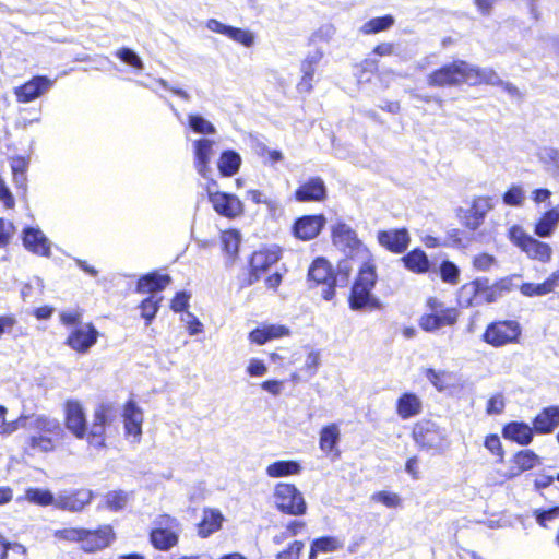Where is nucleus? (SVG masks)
Segmentation results:
<instances>
[{
	"label": "nucleus",
	"instance_id": "nucleus-41",
	"mask_svg": "<svg viewBox=\"0 0 559 559\" xmlns=\"http://www.w3.org/2000/svg\"><path fill=\"white\" fill-rule=\"evenodd\" d=\"M222 521L223 516L221 512L214 510L205 511L204 518L200 524L199 533L203 537L209 536L221 527Z\"/></svg>",
	"mask_w": 559,
	"mask_h": 559
},
{
	"label": "nucleus",
	"instance_id": "nucleus-32",
	"mask_svg": "<svg viewBox=\"0 0 559 559\" xmlns=\"http://www.w3.org/2000/svg\"><path fill=\"white\" fill-rule=\"evenodd\" d=\"M522 251L532 260L548 263L552 259V248L543 241L532 238Z\"/></svg>",
	"mask_w": 559,
	"mask_h": 559
},
{
	"label": "nucleus",
	"instance_id": "nucleus-18",
	"mask_svg": "<svg viewBox=\"0 0 559 559\" xmlns=\"http://www.w3.org/2000/svg\"><path fill=\"white\" fill-rule=\"evenodd\" d=\"M324 224L323 215L302 216L294 224V235L301 240H311L320 234Z\"/></svg>",
	"mask_w": 559,
	"mask_h": 559
},
{
	"label": "nucleus",
	"instance_id": "nucleus-48",
	"mask_svg": "<svg viewBox=\"0 0 559 559\" xmlns=\"http://www.w3.org/2000/svg\"><path fill=\"white\" fill-rule=\"evenodd\" d=\"M525 200V192L522 187L513 185L504 194L503 202L510 206H521Z\"/></svg>",
	"mask_w": 559,
	"mask_h": 559
},
{
	"label": "nucleus",
	"instance_id": "nucleus-26",
	"mask_svg": "<svg viewBox=\"0 0 559 559\" xmlns=\"http://www.w3.org/2000/svg\"><path fill=\"white\" fill-rule=\"evenodd\" d=\"M423 403L415 393H404L396 401V414L402 419L415 417L421 413Z\"/></svg>",
	"mask_w": 559,
	"mask_h": 559
},
{
	"label": "nucleus",
	"instance_id": "nucleus-13",
	"mask_svg": "<svg viewBox=\"0 0 559 559\" xmlns=\"http://www.w3.org/2000/svg\"><path fill=\"white\" fill-rule=\"evenodd\" d=\"M110 423V408L105 405L98 406L94 412L93 424L90 428L87 440L95 448L105 447L106 425Z\"/></svg>",
	"mask_w": 559,
	"mask_h": 559
},
{
	"label": "nucleus",
	"instance_id": "nucleus-63",
	"mask_svg": "<svg viewBox=\"0 0 559 559\" xmlns=\"http://www.w3.org/2000/svg\"><path fill=\"white\" fill-rule=\"evenodd\" d=\"M336 33V29L331 24H325L319 27L313 34H312V40L313 41H329L334 37Z\"/></svg>",
	"mask_w": 559,
	"mask_h": 559
},
{
	"label": "nucleus",
	"instance_id": "nucleus-1",
	"mask_svg": "<svg viewBox=\"0 0 559 559\" xmlns=\"http://www.w3.org/2000/svg\"><path fill=\"white\" fill-rule=\"evenodd\" d=\"M180 532L181 525L177 519L168 514H160L154 520L150 540L154 548L167 551L178 544Z\"/></svg>",
	"mask_w": 559,
	"mask_h": 559
},
{
	"label": "nucleus",
	"instance_id": "nucleus-45",
	"mask_svg": "<svg viewBox=\"0 0 559 559\" xmlns=\"http://www.w3.org/2000/svg\"><path fill=\"white\" fill-rule=\"evenodd\" d=\"M106 506L115 511L123 509L128 501L129 495L123 490L110 491L105 497Z\"/></svg>",
	"mask_w": 559,
	"mask_h": 559
},
{
	"label": "nucleus",
	"instance_id": "nucleus-44",
	"mask_svg": "<svg viewBox=\"0 0 559 559\" xmlns=\"http://www.w3.org/2000/svg\"><path fill=\"white\" fill-rule=\"evenodd\" d=\"M13 93L19 103H29L35 99V76L16 86Z\"/></svg>",
	"mask_w": 559,
	"mask_h": 559
},
{
	"label": "nucleus",
	"instance_id": "nucleus-43",
	"mask_svg": "<svg viewBox=\"0 0 559 559\" xmlns=\"http://www.w3.org/2000/svg\"><path fill=\"white\" fill-rule=\"evenodd\" d=\"M29 158L24 156H14L10 158V167L13 176V180L19 182L25 177L28 169Z\"/></svg>",
	"mask_w": 559,
	"mask_h": 559
},
{
	"label": "nucleus",
	"instance_id": "nucleus-24",
	"mask_svg": "<svg viewBox=\"0 0 559 559\" xmlns=\"http://www.w3.org/2000/svg\"><path fill=\"white\" fill-rule=\"evenodd\" d=\"M280 260V251L276 248L273 249H261L255 251L250 261L252 276L255 280L259 278L258 272L267 270L271 265L275 264Z\"/></svg>",
	"mask_w": 559,
	"mask_h": 559
},
{
	"label": "nucleus",
	"instance_id": "nucleus-57",
	"mask_svg": "<svg viewBox=\"0 0 559 559\" xmlns=\"http://www.w3.org/2000/svg\"><path fill=\"white\" fill-rule=\"evenodd\" d=\"M116 56L123 61L136 69H143V62L140 57L129 48H121L116 52Z\"/></svg>",
	"mask_w": 559,
	"mask_h": 559
},
{
	"label": "nucleus",
	"instance_id": "nucleus-14",
	"mask_svg": "<svg viewBox=\"0 0 559 559\" xmlns=\"http://www.w3.org/2000/svg\"><path fill=\"white\" fill-rule=\"evenodd\" d=\"M98 337L97 330L92 324L76 326L68 336L67 344L78 353H86Z\"/></svg>",
	"mask_w": 559,
	"mask_h": 559
},
{
	"label": "nucleus",
	"instance_id": "nucleus-35",
	"mask_svg": "<svg viewBox=\"0 0 559 559\" xmlns=\"http://www.w3.org/2000/svg\"><path fill=\"white\" fill-rule=\"evenodd\" d=\"M405 267L415 273H425L429 270V260L420 249H415L402 258Z\"/></svg>",
	"mask_w": 559,
	"mask_h": 559
},
{
	"label": "nucleus",
	"instance_id": "nucleus-51",
	"mask_svg": "<svg viewBox=\"0 0 559 559\" xmlns=\"http://www.w3.org/2000/svg\"><path fill=\"white\" fill-rule=\"evenodd\" d=\"M162 297L155 298L154 296H151L146 299H144L141 304V311L142 317L147 320V322H151L154 317L156 316V312L159 308V302L162 301Z\"/></svg>",
	"mask_w": 559,
	"mask_h": 559
},
{
	"label": "nucleus",
	"instance_id": "nucleus-20",
	"mask_svg": "<svg viewBox=\"0 0 559 559\" xmlns=\"http://www.w3.org/2000/svg\"><path fill=\"white\" fill-rule=\"evenodd\" d=\"M379 243L388 250L401 253L409 243V235L406 229L382 230L378 233Z\"/></svg>",
	"mask_w": 559,
	"mask_h": 559
},
{
	"label": "nucleus",
	"instance_id": "nucleus-46",
	"mask_svg": "<svg viewBox=\"0 0 559 559\" xmlns=\"http://www.w3.org/2000/svg\"><path fill=\"white\" fill-rule=\"evenodd\" d=\"M226 36L246 47L253 46L255 38L252 32L233 26H229Z\"/></svg>",
	"mask_w": 559,
	"mask_h": 559
},
{
	"label": "nucleus",
	"instance_id": "nucleus-49",
	"mask_svg": "<svg viewBox=\"0 0 559 559\" xmlns=\"http://www.w3.org/2000/svg\"><path fill=\"white\" fill-rule=\"evenodd\" d=\"M314 66L307 64L306 62H301V72L302 76L298 84V88L300 92L309 93L312 90V81L316 72Z\"/></svg>",
	"mask_w": 559,
	"mask_h": 559
},
{
	"label": "nucleus",
	"instance_id": "nucleus-54",
	"mask_svg": "<svg viewBox=\"0 0 559 559\" xmlns=\"http://www.w3.org/2000/svg\"><path fill=\"white\" fill-rule=\"evenodd\" d=\"M440 275L443 282L456 284L459 281L460 271L454 263L445 261L440 266Z\"/></svg>",
	"mask_w": 559,
	"mask_h": 559
},
{
	"label": "nucleus",
	"instance_id": "nucleus-58",
	"mask_svg": "<svg viewBox=\"0 0 559 559\" xmlns=\"http://www.w3.org/2000/svg\"><path fill=\"white\" fill-rule=\"evenodd\" d=\"M304 546L302 542L295 540L286 549L278 552L276 559H299Z\"/></svg>",
	"mask_w": 559,
	"mask_h": 559
},
{
	"label": "nucleus",
	"instance_id": "nucleus-27",
	"mask_svg": "<svg viewBox=\"0 0 559 559\" xmlns=\"http://www.w3.org/2000/svg\"><path fill=\"white\" fill-rule=\"evenodd\" d=\"M489 84V85H502L503 80L498 73L491 68H477L468 63V84Z\"/></svg>",
	"mask_w": 559,
	"mask_h": 559
},
{
	"label": "nucleus",
	"instance_id": "nucleus-59",
	"mask_svg": "<svg viewBox=\"0 0 559 559\" xmlns=\"http://www.w3.org/2000/svg\"><path fill=\"white\" fill-rule=\"evenodd\" d=\"M426 378L432 383V385L438 391H442L448 386V383L445 380L447 373L443 371H436L435 369H427Z\"/></svg>",
	"mask_w": 559,
	"mask_h": 559
},
{
	"label": "nucleus",
	"instance_id": "nucleus-36",
	"mask_svg": "<svg viewBox=\"0 0 559 559\" xmlns=\"http://www.w3.org/2000/svg\"><path fill=\"white\" fill-rule=\"evenodd\" d=\"M300 471L299 463L295 461H277L266 467V474L272 478L297 475Z\"/></svg>",
	"mask_w": 559,
	"mask_h": 559
},
{
	"label": "nucleus",
	"instance_id": "nucleus-60",
	"mask_svg": "<svg viewBox=\"0 0 559 559\" xmlns=\"http://www.w3.org/2000/svg\"><path fill=\"white\" fill-rule=\"evenodd\" d=\"M83 528H63L56 532V537L62 540L76 542L81 545Z\"/></svg>",
	"mask_w": 559,
	"mask_h": 559
},
{
	"label": "nucleus",
	"instance_id": "nucleus-10",
	"mask_svg": "<svg viewBox=\"0 0 559 559\" xmlns=\"http://www.w3.org/2000/svg\"><path fill=\"white\" fill-rule=\"evenodd\" d=\"M493 207L491 198L478 197L472 202L471 207L461 210L462 224L469 230H477L484 223L486 215Z\"/></svg>",
	"mask_w": 559,
	"mask_h": 559
},
{
	"label": "nucleus",
	"instance_id": "nucleus-47",
	"mask_svg": "<svg viewBox=\"0 0 559 559\" xmlns=\"http://www.w3.org/2000/svg\"><path fill=\"white\" fill-rule=\"evenodd\" d=\"M223 248L229 255H236L240 243V235L236 230H228L222 234Z\"/></svg>",
	"mask_w": 559,
	"mask_h": 559
},
{
	"label": "nucleus",
	"instance_id": "nucleus-52",
	"mask_svg": "<svg viewBox=\"0 0 559 559\" xmlns=\"http://www.w3.org/2000/svg\"><path fill=\"white\" fill-rule=\"evenodd\" d=\"M481 288L479 289V305L495 302L500 296L497 288L489 285L488 278H480Z\"/></svg>",
	"mask_w": 559,
	"mask_h": 559
},
{
	"label": "nucleus",
	"instance_id": "nucleus-38",
	"mask_svg": "<svg viewBox=\"0 0 559 559\" xmlns=\"http://www.w3.org/2000/svg\"><path fill=\"white\" fill-rule=\"evenodd\" d=\"M241 164V157L234 151L224 152L218 160V169L223 176L230 177L235 175Z\"/></svg>",
	"mask_w": 559,
	"mask_h": 559
},
{
	"label": "nucleus",
	"instance_id": "nucleus-64",
	"mask_svg": "<svg viewBox=\"0 0 559 559\" xmlns=\"http://www.w3.org/2000/svg\"><path fill=\"white\" fill-rule=\"evenodd\" d=\"M504 409V399L501 394L491 396L487 403L486 412L489 415L502 413Z\"/></svg>",
	"mask_w": 559,
	"mask_h": 559
},
{
	"label": "nucleus",
	"instance_id": "nucleus-3",
	"mask_svg": "<svg viewBox=\"0 0 559 559\" xmlns=\"http://www.w3.org/2000/svg\"><path fill=\"white\" fill-rule=\"evenodd\" d=\"M376 280L374 265L370 261L365 262L360 266L358 277L352 288L349 297L352 309L359 310L369 304L370 292L376 284Z\"/></svg>",
	"mask_w": 559,
	"mask_h": 559
},
{
	"label": "nucleus",
	"instance_id": "nucleus-33",
	"mask_svg": "<svg viewBox=\"0 0 559 559\" xmlns=\"http://www.w3.org/2000/svg\"><path fill=\"white\" fill-rule=\"evenodd\" d=\"M170 281V276L167 274H147L139 280L136 289L142 294L159 292L163 290Z\"/></svg>",
	"mask_w": 559,
	"mask_h": 559
},
{
	"label": "nucleus",
	"instance_id": "nucleus-21",
	"mask_svg": "<svg viewBox=\"0 0 559 559\" xmlns=\"http://www.w3.org/2000/svg\"><path fill=\"white\" fill-rule=\"evenodd\" d=\"M457 310H447L444 312H430L420 318L419 325L427 332L437 331L443 326L453 325L457 320Z\"/></svg>",
	"mask_w": 559,
	"mask_h": 559
},
{
	"label": "nucleus",
	"instance_id": "nucleus-16",
	"mask_svg": "<svg viewBox=\"0 0 559 559\" xmlns=\"http://www.w3.org/2000/svg\"><path fill=\"white\" fill-rule=\"evenodd\" d=\"M93 498V492L88 489H76L73 491H62L59 493L58 509L80 512L85 506L90 504Z\"/></svg>",
	"mask_w": 559,
	"mask_h": 559
},
{
	"label": "nucleus",
	"instance_id": "nucleus-25",
	"mask_svg": "<svg viewBox=\"0 0 559 559\" xmlns=\"http://www.w3.org/2000/svg\"><path fill=\"white\" fill-rule=\"evenodd\" d=\"M559 426V407L544 408L534 419V430L537 433H550Z\"/></svg>",
	"mask_w": 559,
	"mask_h": 559
},
{
	"label": "nucleus",
	"instance_id": "nucleus-61",
	"mask_svg": "<svg viewBox=\"0 0 559 559\" xmlns=\"http://www.w3.org/2000/svg\"><path fill=\"white\" fill-rule=\"evenodd\" d=\"M13 231V224L3 217H0V248H4L10 243Z\"/></svg>",
	"mask_w": 559,
	"mask_h": 559
},
{
	"label": "nucleus",
	"instance_id": "nucleus-11",
	"mask_svg": "<svg viewBox=\"0 0 559 559\" xmlns=\"http://www.w3.org/2000/svg\"><path fill=\"white\" fill-rule=\"evenodd\" d=\"M61 427L58 420L47 416H37V449L44 452L52 450L59 440Z\"/></svg>",
	"mask_w": 559,
	"mask_h": 559
},
{
	"label": "nucleus",
	"instance_id": "nucleus-55",
	"mask_svg": "<svg viewBox=\"0 0 559 559\" xmlns=\"http://www.w3.org/2000/svg\"><path fill=\"white\" fill-rule=\"evenodd\" d=\"M533 237L527 235L524 229L518 225L512 226L509 229V239L521 250Z\"/></svg>",
	"mask_w": 559,
	"mask_h": 559
},
{
	"label": "nucleus",
	"instance_id": "nucleus-2",
	"mask_svg": "<svg viewBox=\"0 0 559 559\" xmlns=\"http://www.w3.org/2000/svg\"><path fill=\"white\" fill-rule=\"evenodd\" d=\"M412 436L415 443L423 451L441 452L447 447L444 431L430 420H421L415 424Z\"/></svg>",
	"mask_w": 559,
	"mask_h": 559
},
{
	"label": "nucleus",
	"instance_id": "nucleus-50",
	"mask_svg": "<svg viewBox=\"0 0 559 559\" xmlns=\"http://www.w3.org/2000/svg\"><path fill=\"white\" fill-rule=\"evenodd\" d=\"M371 500L380 502L388 508H397L402 503V500L397 493L389 491H378L371 496Z\"/></svg>",
	"mask_w": 559,
	"mask_h": 559
},
{
	"label": "nucleus",
	"instance_id": "nucleus-8",
	"mask_svg": "<svg viewBox=\"0 0 559 559\" xmlns=\"http://www.w3.org/2000/svg\"><path fill=\"white\" fill-rule=\"evenodd\" d=\"M116 539L112 527L108 524L96 530L83 528L81 549L85 552H96L109 547Z\"/></svg>",
	"mask_w": 559,
	"mask_h": 559
},
{
	"label": "nucleus",
	"instance_id": "nucleus-34",
	"mask_svg": "<svg viewBox=\"0 0 559 559\" xmlns=\"http://www.w3.org/2000/svg\"><path fill=\"white\" fill-rule=\"evenodd\" d=\"M481 285L480 278L463 285L459 292L460 306L465 308L479 306V289H483Z\"/></svg>",
	"mask_w": 559,
	"mask_h": 559
},
{
	"label": "nucleus",
	"instance_id": "nucleus-42",
	"mask_svg": "<svg viewBox=\"0 0 559 559\" xmlns=\"http://www.w3.org/2000/svg\"><path fill=\"white\" fill-rule=\"evenodd\" d=\"M189 127L195 132L201 134H213L216 132L212 122L206 120L200 115L191 114L188 116Z\"/></svg>",
	"mask_w": 559,
	"mask_h": 559
},
{
	"label": "nucleus",
	"instance_id": "nucleus-22",
	"mask_svg": "<svg viewBox=\"0 0 559 559\" xmlns=\"http://www.w3.org/2000/svg\"><path fill=\"white\" fill-rule=\"evenodd\" d=\"M214 144L215 142L210 139H200L193 143L195 168L198 173L204 178H207L209 173L211 171L209 168V163L214 154Z\"/></svg>",
	"mask_w": 559,
	"mask_h": 559
},
{
	"label": "nucleus",
	"instance_id": "nucleus-23",
	"mask_svg": "<svg viewBox=\"0 0 559 559\" xmlns=\"http://www.w3.org/2000/svg\"><path fill=\"white\" fill-rule=\"evenodd\" d=\"M289 334L290 331L287 326L282 324H270L262 325L261 328H257L251 331L249 338L252 343L263 345L271 340L288 336Z\"/></svg>",
	"mask_w": 559,
	"mask_h": 559
},
{
	"label": "nucleus",
	"instance_id": "nucleus-30",
	"mask_svg": "<svg viewBox=\"0 0 559 559\" xmlns=\"http://www.w3.org/2000/svg\"><path fill=\"white\" fill-rule=\"evenodd\" d=\"M503 437L526 445L533 440V429L524 423H510L503 428Z\"/></svg>",
	"mask_w": 559,
	"mask_h": 559
},
{
	"label": "nucleus",
	"instance_id": "nucleus-28",
	"mask_svg": "<svg viewBox=\"0 0 559 559\" xmlns=\"http://www.w3.org/2000/svg\"><path fill=\"white\" fill-rule=\"evenodd\" d=\"M559 223V204L545 212L535 224L534 233L540 238L550 237Z\"/></svg>",
	"mask_w": 559,
	"mask_h": 559
},
{
	"label": "nucleus",
	"instance_id": "nucleus-62",
	"mask_svg": "<svg viewBox=\"0 0 559 559\" xmlns=\"http://www.w3.org/2000/svg\"><path fill=\"white\" fill-rule=\"evenodd\" d=\"M246 371L250 377H263L267 373V367L261 359L251 358L248 361Z\"/></svg>",
	"mask_w": 559,
	"mask_h": 559
},
{
	"label": "nucleus",
	"instance_id": "nucleus-6",
	"mask_svg": "<svg viewBox=\"0 0 559 559\" xmlns=\"http://www.w3.org/2000/svg\"><path fill=\"white\" fill-rule=\"evenodd\" d=\"M430 86L468 84V62L456 60L431 72L427 78Z\"/></svg>",
	"mask_w": 559,
	"mask_h": 559
},
{
	"label": "nucleus",
	"instance_id": "nucleus-15",
	"mask_svg": "<svg viewBox=\"0 0 559 559\" xmlns=\"http://www.w3.org/2000/svg\"><path fill=\"white\" fill-rule=\"evenodd\" d=\"M123 425L127 437H132L133 442H139L142 436L143 412L133 402L129 401L123 408Z\"/></svg>",
	"mask_w": 559,
	"mask_h": 559
},
{
	"label": "nucleus",
	"instance_id": "nucleus-37",
	"mask_svg": "<svg viewBox=\"0 0 559 559\" xmlns=\"http://www.w3.org/2000/svg\"><path fill=\"white\" fill-rule=\"evenodd\" d=\"M341 437L340 428L336 424L324 426L320 431L319 445L323 452L330 453L337 444Z\"/></svg>",
	"mask_w": 559,
	"mask_h": 559
},
{
	"label": "nucleus",
	"instance_id": "nucleus-12",
	"mask_svg": "<svg viewBox=\"0 0 559 559\" xmlns=\"http://www.w3.org/2000/svg\"><path fill=\"white\" fill-rule=\"evenodd\" d=\"M333 241L336 246L342 247L344 250L361 252L364 255L369 257V252L358 239L356 231L345 223H337L332 229Z\"/></svg>",
	"mask_w": 559,
	"mask_h": 559
},
{
	"label": "nucleus",
	"instance_id": "nucleus-56",
	"mask_svg": "<svg viewBox=\"0 0 559 559\" xmlns=\"http://www.w3.org/2000/svg\"><path fill=\"white\" fill-rule=\"evenodd\" d=\"M496 264V258L488 253H479L473 258V266L480 272H488Z\"/></svg>",
	"mask_w": 559,
	"mask_h": 559
},
{
	"label": "nucleus",
	"instance_id": "nucleus-7",
	"mask_svg": "<svg viewBox=\"0 0 559 559\" xmlns=\"http://www.w3.org/2000/svg\"><path fill=\"white\" fill-rule=\"evenodd\" d=\"M213 186H216L215 181L206 186V191L215 212L230 219L240 216L243 213V204L239 198L231 193L213 191Z\"/></svg>",
	"mask_w": 559,
	"mask_h": 559
},
{
	"label": "nucleus",
	"instance_id": "nucleus-19",
	"mask_svg": "<svg viewBox=\"0 0 559 559\" xmlns=\"http://www.w3.org/2000/svg\"><path fill=\"white\" fill-rule=\"evenodd\" d=\"M326 198V187L320 177H312L300 185L295 191V199L299 202H319Z\"/></svg>",
	"mask_w": 559,
	"mask_h": 559
},
{
	"label": "nucleus",
	"instance_id": "nucleus-31",
	"mask_svg": "<svg viewBox=\"0 0 559 559\" xmlns=\"http://www.w3.org/2000/svg\"><path fill=\"white\" fill-rule=\"evenodd\" d=\"M557 277L551 273L543 283H524L520 287V292L526 297H539L550 294L558 287Z\"/></svg>",
	"mask_w": 559,
	"mask_h": 559
},
{
	"label": "nucleus",
	"instance_id": "nucleus-39",
	"mask_svg": "<svg viewBox=\"0 0 559 559\" xmlns=\"http://www.w3.org/2000/svg\"><path fill=\"white\" fill-rule=\"evenodd\" d=\"M394 22L395 21L392 15L373 17L364 23L359 31L364 35H372L390 29L394 25Z\"/></svg>",
	"mask_w": 559,
	"mask_h": 559
},
{
	"label": "nucleus",
	"instance_id": "nucleus-29",
	"mask_svg": "<svg viewBox=\"0 0 559 559\" xmlns=\"http://www.w3.org/2000/svg\"><path fill=\"white\" fill-rule=\"evenodd\" d=\"M513 462L516 465V469H512L503 475L506 479L513 478L520 475L522 472L532 469L539 463V457L531 450H522L514 455Z\"/></svg>",
	"mask_w": 559,
	"mask_h": 559
},
{
	"label": "nucleus",
	"instance_id": "nucleus-17",
	"mask_svg": "<svg viewBox=\"0 0 559 559\" xmlns=\"http://www.w3.org/2000/svg\"><path fill=\"white\" fill-rule=\"evenodd\" d=\"M67 428L78 438L86 436V419L82 405L76 401H68L66 404Z\"/></svg>",
	"mask_w": 559,
	"mask_h": 559
},
{
	"label": "nucleus",
	"instance_id": "nucleus-40",
	"mask_svg": "<svg viewBox=\"0 0 559 559\" xmlns=\"http://www.w3.org/2000/svg\"><path fill=\"white\" fill-rule=\"evenodd\" d=\"M342 548V543L331 536L320 537L312 542L309 559H317L319 552H332Z\"/></svg>",
	"mask_w": 559,
	"mask_h": 559
},
{
	"label": "nucleus",
	"instance_id": "nucleus-53",
	"mask_svg": "<svg viewBox=\"0 0 559 559\" xmlns=\"http://www.w3.org/2000/svg\"><path fill=\"white\" fill-rule=\"evenodd\" d=\"M543 159L547 166V170L554 177H559V151L554 148L546 150Z\"/></svg>",
	"mask_w": 559,
	"mask_h": 559
},
{
	"label": "nucleus",
	"instance_id": "nucleus-5",
	"mask_svg": "<svg viewBox=\"0 0 559 559\" xmlns=\"http://www.w3.org/2000/svg\"><path fill=\"white\" fill-rule=\"evenodd\" d=\"M274 502L278 510L290 515H302L307 510L302 493L290 484L281 483L276 485Z\"/></svg>",
	"mask_w": 559,
	"mask_h": 559
},
{
	"label": "nucleus",
	"instance_id": "nucleus-9",
	"mask_svg": "<svg viewBox=\"0 0 559 559\" xmlns=\"http://www.w3.org/2000/svg\"><path fill=\"white\" fill-rule=\"evenodd\" d=\"M308 278L317 284H323L322 296L325 300L334 297V287L337 285V277H334L330 263L322 258L316 259L309 267Z\"/></svg>",
	"mask_w": 559,
	"mask_h": 559
},
{
	"label": "nucleus",
	"instance_id": "nucleus-4",
	"mask_svg": "<svg viewBox=\"0 0 559 559\" xmlns=\"http://www.w3.org/2000/svg\"><path fill=\"white\" fill-rule=\"evenodd\" d=\"M521 334L522 329L518 321L503 320L490 323L485 330L483 340L493 347H502L518 343Z\"/></svg>",
	"mask_w": 559,
	"mask_h": 559
}]
</instances>
